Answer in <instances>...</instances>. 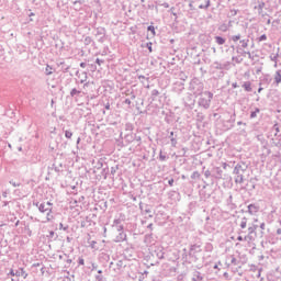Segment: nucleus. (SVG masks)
Segmentation results:
<instances>
[{"instance_id":"f257e3e1","label":"nucleus","mask_w":281,"mask_h":281,"mask_svg":"<svg viewBox=\"0 0 281 281\" xmlns=\"http://www.w3.org/2000/svg\"><path fill=\"white\" fill-rule=\"evenodd\" d=\"M248 168L249 165L244 161L235 166L233 170V175L235 176V183H245V172H247Z\"/></svg>"},{"instance_id":"f03ea898","label":"nucleus","mask_w":281,"mask_h":281,"mask_svg":"<svg viewBox=\"0 0 281 281\" xmlns=\"http://www.w3.org/2000/svg\"><path fill=\"white\" fill-rule=\"evenodd\" d=\"M212 100H214V93L210 91H204L202 94H200V98L198 100V105L201 109H204L205 111H207V109L212 106Z\"/></svg>"},{"instance_id":"7ed1b4c3","label":"nucleus","mask_w":281,"mask_h":281,"mask_svg":"<svg viewBox=\"0 0 281 281\" xmlns=\"http://www.w3.org/2000/svg\"><path fill=\"white\" fill-rule=\"evenodd\" d=\"M204 89H205V86L199 78H193L190 81L189 91H191L193 93V95H195V98L199 95H203Z\"/></svg>"},{"instance_id":"20e7f679","label":"nucleus","mask_w":281,"mask_h":281,"mask_svg":"<svg viewBox=\"0 0 281 281\" xmlns=\"http://www.w3.org/2000/svg\"><path fill=\"white\" fill-rule=\"evenodd\" d=\"M33 205L37 207L41 214H45L46 212V221L49 222L52 221V218H54V216L52 215V207L47 206L45 203L33 202Z\"/></svg>"},{"instance_id":"39448f33","label":"nucleus","mask_w":281,"mask_h":281,"mask_svg":"<svg viewBox=\"0 0 281 281\" xmlns=\"http://www.w3.org/2000/svg\"><path fill=\"white\" fill-rule=\"evenodd\" d=\"M151 256L158 258V260H164L166 258V251L164 249V246L161 245H154L150 248Z\"/></svg>"},{"instance_id":"423d86ee","label":"nucleus","mask_w":281,"mask_h":281,"mask_svg":"<svg viewBox=\"0 0 281 281\" xmlns=\"http://www.w3.org/2000/svg\"><path fill=\"white\" fill-rule=\"evenodd\" d=\"M226 267H237V269H241L240 260L236 258L234 255L226 256Z\"/></svg>"},{"instance_id":"0eeeda50","label":"nucleus","mask_w":281,"mask_h":281,"mask_svg":"<svg viewBox=\"0 0 281 281\" xmlns=\"http://www.w3.org/2000/svg\"><path fill=\"white\" fill-rule=\"evenodd\" d=\"M76 76L78 79H76V85H83V89H87L89 87V82H87V72H81L77 70Z\"/></svg>"},{"instance_id":"6e6552de","label":"nucleus","mask_w":281,"mask_h":281,"mask_svg":"<svg viewBox=\"0 0 281 281\" xmlns=\"http://www.w3.org/2000/svg\"><path fill=\"white\" fill-rule=\"evenodd\" d=\"M195 100L194 97L192 95V93H188L184 98H183V104L187 109H194V104H195Z\"/></svg>"},{"instance_id":"1a4fd4ad","label":"nucleus","mask_w":281,"mask_h":281,"mask_svg":"<svg viewBox=\"0 0 281 281\" xmlns=\"http://www.w3.org/2000/svg\"><path fill=\"white\" fill-rule=\"evenodd\" d=\"M212 172V181H221V179H223V169H221V167L214 166Z\"/></svg>"},{"instance_id":"9d476101","label":"nucleus","mask_w":281,"mask_h":281,"mask_svg":"<svg viewBox=\"0 0 281 281\" xmlns=\"http://www.w3.org/2000/svg\"><path fill=\"white\" fill-rule=\"evenodd\" d=\"M94 36H100L99 43H104L106 41V29L102 26L97 27Z\"/></svg>"},{"instance_id":"9b49d317","label":"nucleus","mask_w":281,"mask_h":281,"mask_svg":"<svg viewBox=\"0 0 281 281\" xmlns=\"http://www.w3.org/2000/svg\"><path fill=\"white\" fill-rule=\"evenodd\" d=\"M247 207H248V214H250V216H256V214L260 212V205L256 203L249 204Z\"/></svg>"},{"instance_id":"f8f14e48","label":"nucleus","mask_w":281,"mask_h":281,"mask_svg":"<svg viewBox=\"0 0 281 281\" xmlns=\"http://www.w3.org/2000/svg\"><path fill=\"white\" fill-rule=\"evenodd\" d=\"M229 61H226L224 64L218 63V61H214L213 63V69H220V71H223L225 69H229Z\"/></svg>"},{"instance_id":"ddd939ff","label":"nucleus","mask_w":281,"mask_h":281,"mask_svg":"<svg viewBox=\"0 0 281 281\" xmlns=\"http://www.w3.org/2000/svg\"><path fill=\"white\" fill-rule=\"evenodd\" d=\"M184 89H186V83H183L182 81H177L173 83L175 93H183Z\"/></svg>"},{"instance_id":"4468645a","label":"nucleus","mask_w":281,"mask_h":281,"mask_svg":"<svg viewBox=\"0 0 281 281\" xmlns=\"http://www.w3.org/2000/svg\"><path fill=\"white\" fill-rule=\"evenodd\" d=\"M138 80H140L143 87H145V89H150V78L146 77L144 75L138 76Z\"/></svg>"},{"instance_id":"2eb2a0df","label":"nucleus","mask_w":281,"mask_h":281,"mask_svg":"<svg viewBox=\"0 0 281 281\" xmlns=\"http://www.w3.org/2000/svg\"><path fill=\"white\" fill-rule=\"evenodd\" d=\"M205 276L201 271L194 270L192 273V281H204Z\"/></svg>"},{"instance_id":"dca6fc26","label":"nucleus","mask_w":281,"mask_h":281,"mask_svg":"<svg viewBox=\"0 0 281 281\" xmlns=\"http://www.w3.org/2000/svg\"><path fill=\"white\" fill-rule=\"evenodd\" d=\"M27 271H25V268H19L15 270V278H23V280H27Z\"/></svg>"},{"instance_id":"f3484780","label":"nucleus","mask_w":281,"mask_h":281,"mask_svg":"<svg viewBox=\"0 0 281 281\" xmlns=\"http://www.w3.org/2000/svg\"><path fill=\"white\" fill-rule=\"evenodd\" d=\"M265 1H259L258 2V5H255V10H258V14L259 16H265L267 13H265Z\"/></svg>"},{"instance_id":"a211bd4d","label":"nucleus","mask_w":281,"mask_h":281,"mask_svg":"<svg viewBox=\"0 0 281 281\" xmlns=\"http://www.w3.org/2000/svg\"><path fill=\"white\" fill-rule=\"evenodd\" d=\"M139 210H142V212L144 214H149V218H153V210L150 209V205L146 204L145 205V209H144V205H142V203L139 204Z\"/></svg>"},{"instance_id":"6ab92c4d","label":"nucleus","mask_w":281,"mask_h":281,"mask_svg":"<svg viewBox=\"0 0 281 281\" xmlns=\"http://www.w3.org/2000/svg\"><path fill=\"white\" fill-rule=\"evenodd\" d=\"M82 97V90L77 88L70 89V98H81Z\"/></svg>"},{"instance_id":"aec40b11","label":"nucleus","mask_w":281,"mask_h":281,"mask_svg":"<svg viewBox=\"0 0 281 281\" xmlns=\"http://www.w3.org/2000/svg\"><path fill=\"white\" fill-rule=\"evenodd\" d=\"M199 251H201V246L194 244L190 246L189 249V256H193L194 254H198Z\"/></svg>"},{"instance_id":"412c9836","label":"nucleus","mask_w":281,"mask_h":281,"mask_svg":"<svg viewBox=\"0 0 281 281\" xmlns=\"http://www.w3.org/2000/svg\"><path fill=\"white\" fill-rule=\"evenodd\" d=\"M126 240V233L121 232L119 235L115 237L114 243H124Z\"/></svg>"},{"instance_id":"4be33fe9","label":"nucleus","mask_w":281,"mask_h":281,"mask_svg":"<svg viewBox=\"0 0 281 281\" xmlns=\"http://www.w3.org/2000/svg\"><path fill=\"white\" fill-rule=\"evenodd\" d=\"M273 80V78H271V75L267 74L263 75L262 79H261V85H271V81Z\"/></svg>"},{"instance_id":"5701e85b","label":"nucleus","mask_w":281,"mask_h":281,"mask_svg":"<svg viewBox=\"0 0 281 281\" xmlns=\"http://www.w3.org/2000/svg\"><path fill=\"white\" fill-rule=\"evenodd\" d=\"M58 67H61L63 74L69 72V69H71V66L65 65V61L57 63Z\"/></svg>"},{"instance_id":"b1692460","label":"nucleus","mask_w":281,"mask_h":281,"mask_svg":"<svg viewBox=\"0 0 281 281\" xmlns=\"http://www.w3.org/2000/svg\"><path fill=\"white\" fill-rule=\"evenodd\" d=\"M274 85L276 87L281 85V70H277L274 74Z\"/></svg>"},{"instance_id":"393cba45","label":"nucleus","mask_w":281,"mask_h":281,"mask_svg":"<svg viewBox=\"0 0 281 281\" xmlns=\"http://www.w3.org/2000/svg\"><path fill=\"white\" fill-rule=\"evenodd\" d=\"M241 87L245 89V91H247V93H251V81H245Z\"/></svg>"},{"instance_id":"a878e982","label":"nucleus","mask_w":281,"mask_h":281,"mask_svg":"<svg viewBox=\"0 0 281 281\" xmlns=\"http://www.w3.org/2000/svg\"><path fill=\"white\" fill-rule=\"evenodd\" d=\"M226 42H227V40L225 37L218 36V35L215 36V43L217 45H225Z\"/></svg>"},{"instance_id":"bb28decb","label":"nucleus","mask_w":281,"mask_h":281,"mask_svg":"<svg viewBox=\"0 0 281 281\" xmlns=\"http://www.w3.org/2000/svg\"><path fill=\"white\" fill-rule=\"evenodd\" d=\"M144 243H145V245H150L153 243V233L145 235Z\"/></svg>"},{"instance_id":"cd10ccee","label":"nucleus","mask_w":281,"mask_h":281,"mask_svg":"<svg viewBox=\"0 0 281 281\" xmlns=\"http://www.w3.org/2000/svg\"><path fill=\"white\" fill-rule=\"evenodd\" d=\"M239 43L241 49H247V47H249V38L240 40Z\"/></svg>"},{"instance_id":"c85d7f7f","label":"nucleus","mask_w":281,"mask_h":281,"mask_svg":"<svg viewBox=\"0 0 281 281\" xmlns=\"http://www.w3.org/2000/svg\"><path fill=\"white\" fill-rule=\"evenodd\" d=\"M212 2L210 0H204V4L199 5V10H209Z\"/></svg>"},{"instance_id":"c756f323","label":"nucleus","mask_w":281,"mask_h":281,"mask_svg":"<svg viewBox=\"0 0 281 281\" xmlns=\"http://www.w3.org/2000/svg\"><path fill=\"white\" fill-rule=\"evenodd\" d=\"M280 57V54L279 53H276V54H271L270 55V60H272V63H274V67H278V58Z\"/></svg>"},{"instance_id":"7c9ffc66","label":"nucleus","mask_w":281,"mask_h":281,"mask_svg":"<svg viewBox=\"0 0 281 281\" xmlns=\"http://www.w3.org/2000/svg\"><path fill=\"white\" fill-rule=\"evenodd\" d=\"M256 229H258V225L252 224L251 226L248 227V235L256 236Z\"/></svg>"},{"instance_id":"2f4dec72","label":"nucleus","mask_w":281,"mask_h":281,"mask_svg":"<svg viewBox=\"0 0 281 281\" xmlns=\"http://www.w3.org/2000/svg\"><path fill=\"white\" fill-rule=\"evenodd\" d=\"M234 196L231 194L227 199V205L231 206V210H236V204H234Z\"/></svg>"},{"instance_id":"473e14b6","label":"nucleus","mask_w":281,"mask_h":281,"mask_svg":"<svg viewBox=\"0 0 281 281\" xmlns=\"http://www.w3.org/2000/svg\"><path fill=\"white\" fill-rule=\"evenodd\" d=\"M204 251L212 254V251H214V246L212 245V243H206L204 246Z\"/></svg>"},{"instance_id":"72a5a7b5","label":"nucleus","mask_w":281,"mask_h":281,"mask_svg":"<svg viewBox=\"0 0 281 281\" xmlns=\"http://www.w3.org/2000/svg\"><path fill=\"white\" fill-rule=\"evenodd\" d=\"M247 217H241L240 223H239V227L240 229H247Z\"/></svg>"},{"instance_id":"f704fd0d","label":"nucleus","mask_w":281,"mask_h":281,"mask_svg":"<svg viewBox=\"0 0 281 281\" xmlns=\"http://www.w3.org/2000/svg\"><path fill=\"white\" fill-rule=\"evenodd\" d=\"M247 255H239V265L243 267V265H247Z\"/></svg>"},{"instance_id":"c9c22d12","label":"nucleus","mask_w":281,"mask_h":281,"mask_svg":"<svg viewBox=\"0 0 281 281\" xmlns=\"http://www.w3.org/2000/svg\"><path fill=\"white\" fill-rule=\"evenodd\" d=\"M227 122L231 124V128H234V124L236 123V113H233Z\"/></svg>"},{"instance_id":"e433bc0d","label":"nucleus","mask_w":281,"mask_h":281,"mask_svg":"<svg viewBox=\"0 0 281 281\" xmlns=\"http://www.w3.org/2000/svg\"><path fill=\"white\" fill-rule=\"evenodd\" d=\"M244 240H245L246 243H254V240H256V236L247 234V235L244 237Z\"/></svg>"},{"instance_id":"4c0bfd02","label":"nucleus","mask_w":281,"mask_h":281,"mask_svg":"<svg viewBox=\"0 0 281 281\" xmlns=\"http://www.w3.org/2000/svg\"><path fill=\"white\" fill-rule=\"evenodd\" d=\"M169 139L171 142V146H177V138H175V132H170Z\"/></svg>"},{"instance_id":"58836bf2","label":"nucleus","mask_w":281,"mask_h":281,"mask_svg":"<svg viewBox=\"0 0 281 281\" xmlns=\"http://www.w3.org/2000/svg\"><path fill=\"white\" fill-rule=\"evenodd\" d=\"M191 179H193V181H199V179H201V173L199 171H193Z\"/></svg>"},{"instance_id":"ea45409f","label":"nucleus","mask_w":281,"mask_h":281,"mask_svg":"<svg viewBox=\"0 0 281 281\" xmlns=\"http://www.w3.org/2000/svg\"><path fill=\"white\" fill-rule=\"evenodd\" d=\"M151 101L155 102V100H157V97L159 95V90L154 89L151 90Z\"/></svg>"},{"instance_id":"a19ab883","label":"nucleus","mask_w":281,"mask_h":281,"mask_svg":"<svg viewBox=\"0 0 281 281\" xmlns=\"http://www.w3.org/2000/svg\"><path fill=\"white\" fill-rule=\"evenodd\" d=\"M258 113H260V108H256L255 111L250 113V120H255V117H258Z\"/></svg>"},{"instance_id":"79ce46f5","label":"nucleus","mask_w":281,"mask_h":281,"mask_svg":"<svg viewBox=\"0 0 281 281\" xmlns=\"http://www.w3.org/2000/svg\"><path fill=\"white\" fill-rule=\"evenodd\" d=\"M212 175H213L212 169L211 170L207 169V170L204 171L205 179H211V181H212Z\"/></svg>"},{"instance_id":"37998d69","label":"nucleus","mask_w":281,"mask_h":281,"mask_svg":"<svg viewBox=\"0 0 281 281\" xmlns=\"http://www.w3.org/2000/svg\"><path fill=\"white\" fill-rule=\"evenodd\" d=\"M240 38H241V35H240V33H238L237 35H233L231 37V41H233V43H238V41H240Z\"/></svg>"},{"instance_id":"c03bdc74","label":"nucleus","mask_w":281,"mask_h":281,"mask_svg":"<svg viewBox=\"0 0 281 281\" xmlns=\"http://www.w3.org/2000/svg\"><path fill=\"white\" fill-rule=\"evenodd\" d=\"M53 69L52 66L47 65L45 68L46 76H52V74H54Z\"/></svg>"},{"instance_id":"a18cd8bd","label":"nucleus","mask_w":281,"mask_h":281,"mask_svg":"<svg viewBox=\"0 0 281 281\" xmlns=\"http://www.w3.org/2000/svg\"><path fill=\"white\" fill-rule=\"evenodd\" d=\"M168 159V156L164 154L162 150L159 151V161H166Z\"/></svg>"},{"instance_id":"49530a36","label":"nucleus","mask_w":281,"mask_h":281,"mask_svg":"<svg viewBox=\"0 0 281 281\" xmlns=\"http://www.w3.org/2000/svg\"><path fill=\"white\" fill-rule=\"evenodd\" d=\"M120 225H122V220L121 218H115L113 221L112 227H116V226H120Z\"/></svg>"},{"instance_id":"de8ad7c7","label":"nucleus","mask_w":281,"mask_h":281,"mask_svg":"<svg viewBox=\"0 0 281 281\" xmlns=\"http://www.w3.org/2000/svg\"><path fill=\"white\" fill-rule=\"evenodd\" d=\"M65 137L67 139H71V137H74V133L71 131H65Z\"/></svg>"},{"instance_id":"09e8293b","label":"nucleus","mask_w":281,"mask_h":281,"mask_svg":"<svg viewBox=\"0 0 281 281\" xmlns=\"http://www.w3.org/2000/svg\"><path fill=\"white\" fill-rule=\"evenodd\" d=\"M91 43H93V38H91V36H87L85 38V45H91Z\"/></svg>"},{"instance_id":"8fccbe9b","label":"nucleus","mask_w":281,"mask_h":281,"mask_svg":"<svg viewBox=\"0 0 281 281\" xmlns=\"http://www.w3.org/2000/svg\"><path fill=\"white\" fill-rule=\"evenodd\" d=\"M262 41H267V34H262L261 36H259V37L257 38V42H258V43H262Z\"/></svg>"},{"instance_id":"3c124183","label":"nucleus","mask_w":281,"mask_h":281,"mask_svg":"<svg viewBox=\"0 0 281 281\" xmlns=\"http://www.w3.org/2000/svg\"><path fill=\"white\" fill-rule=\"evenodd\" d=\"M249 269H250V271H252L254 273H256V271H258L260 268H258V266H256V265H250V266H249Z\"/></svg>"},{"instance_id":"603ef678","label":"nucleus","mask_w":281,"mask_h":281,"mask_svg":"<svg viewBox=\"0 0 281 281\" xmlns=\"http://www.w3.org/2000/svg\"><path fill=\"white\" fill-rule=\"evenodd\" d=\"M147 31L148 32H151V34H153V36H156V32H155V27L153 26V25H149L148 27H147Z\"/></svg>"},{"instance_id":"864d4df0","label":"nucleus","mask_w":281,"mask_h":281,"mask_svg":"<svg viewBox=\"0 0 281 281\" xmlns=\"http://www.w3.org/2000/svg\"><path fill=\"white\" fill-rule=\"evenodd\" d=\"M59 229H63L64 232H69V225L64 226L63 223H60Z\"/></svg>"},{"instance_id":"5fc2aeb1","label":"nucleus","mask_w":281,"mask_h":281,"mask_svg":"<svg viewBox=\"0 0 281 281\" xmlns=\"http://www.w3.org/2000/svg\"><path fill=\"white\" fill-rule=\"evenodd\" d=\"M11 186H13V188H19L21 187V182H14V180H10L9 182Z\"/></svg>"},{"instance_id":"6e6d98bb","label":"nucleus","mask_w":281,"mask_h":281,"mask_svg":"<svg viewBox=\"0 0 281 281\" xmlns=\"http://www.w3.org/2000/svg\"><path fill=\"white\" fill-rule=\"evenodd\" d=\"M71 82H72V79H67V80L65 81V87H67L68 89H70V88H71Z\"/></svg>"},{"instance_id":"4d7b16f0","label":"nucleus","mask_w":281,"mask_h":281,"mask_svg":"<svg viewBox=\"0 0 281 281\" xmlns=\"http://www.w3.org/2000/svg\"><path fill=\"white\" fill-rule=\"evenodd\" d=\"M115 227L116 232L122 233L124 232V225L113 226Z\"/></svg>"},{"instance_id":"13d9d810","label":"nucleus","mask_w":281,"mask_h":281,"mask_svg":"<svg viewBox=\"0 0 281 281\" xmlns=\"http://www.w3.org/2000/svg\"><path fill=\"white\" fill-rule=\"evenodd\" d=\"M83 2L85 0H75L72 1V5H82Z\"/></svg>"},{"instance_id":"bf43d9fd","label":"nucleus","mask_w":281,"mask_h":281,"mask_svg":"<svg viewBox=\"0 0 281 281\" xmlns=\"http://www.w3.org/2000/svg\"><path fill=\"white\" fill-rule=\"evenodd\" d=\"M78 266H79V267L85 266V258L79 257V259H78Z\"/></svg>"},{"instance_id":"052dcab7","label":"nucleus","mask_w":281,"mask_h":281,"mask_svg":"<svg viewBox=\"0 0 281 281\" xmlns=\"http://www.w3.org/2000/svg\"><path fill=\"white\" fill-rule=\"evenodd\" d=\"M95 63L99 65V67H102V65H104V59L97 58Z\"/></svg>"},{"instance_id":"680f3d73","label":"nucleus","mask_w":281,"mask_h":281,"mask_svg":"<svg viewBox=\"0 0 281 281\" xmlns=\"http://www.w3.org/2000/svg\"><path fill=\"white\" fill-rule=\"evenodd\" d=\"M125 139H126V142H133V134H127V135H125Z\"/></svg>"},{"instance_id":"e2e57ef3","label":"nucleus","mask_w":281,"mask_h":281,"mask_svg":"<svg viewBox=\"0 0 281 281\" xmlns=\"http://www.w3.org/2000/svg\"><path fill=\"white\" fill-rule=\"evenodd\" d=\"M8 276H11L12 278H14V276H16V270L11 268Z\"/></svg>"},{"instance_id":"0e129e2a","label":"nucleus","mask_w":281,"mask_h":281,"mask_svg":"<svg viewBox=\"0 0 281 281\" xmlns=\"http://www.w3.org/2000/svg\"><path fill=\"white\" fill-rule=\"evenodd\" d=\"M125 131H133V124L126 123Z\"/></svg>"},{"instance_id":"69168bd1","label":"nucleus","mask_w":281,"mask_h":281,"mask_svg":"<svg viewBox=\"0 0 281 281\" xmlns=\"http://www.w3.org/2000/svg\"><path fill=\"white\" fill-rule=\"evenodd\" d=\"M189 8L192 12H194V10H196V8H194V1H190L189 3Z\"/></svg>"},{"instance_id":"338daca9","label":"nucleus","mask_w":281,"mask_h":281,"mask_svg":"<svg viewBox=\"0 0 281 281\" xmlns=\"http://www.w3.org/2000/svg\"><path fill=\"white\" fill-rule=\"evenodd\" d=\"M133 139H134L135 142H137L138 144H142V136L135 135V136L133 137Z\"/></svg>"},{"instance_id":"774afa93","label":"nucleus","mask_w":281,"mask_h":281,"mask_svg":"<svg viewBox=\"0 0 281 281\" xmlns=\"http://www.w3.org/2000/svg\"><path fill=\"white\" fill-rule=\"evenodd\" d=\"M95 280H97V281H104V276H102V274H97V276H95Z\"/></svg>"}]
</instances>
